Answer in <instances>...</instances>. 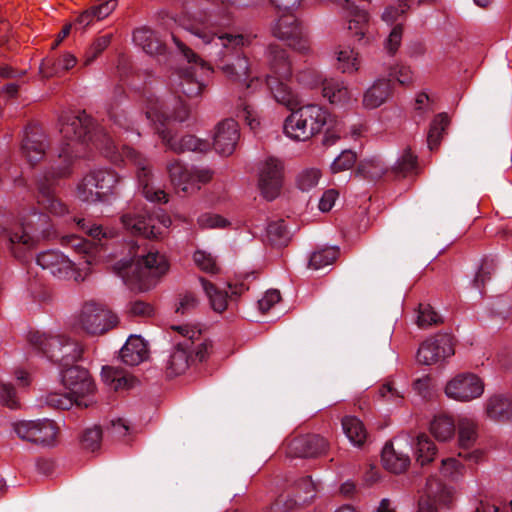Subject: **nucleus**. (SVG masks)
Wrapping results in <instances>:
<instances>
[{
  "label": "nucleus",
  "instance_id": "nucleus-1",
  "mask_svg": "<svg viewBox=\"0 0 512 512\" xmlns=\"http://www.w3.org/2000/svg\"><path fill=\"white\" fill-rule=\"evenodd\" d=\"M92 120L85 112L69 114L62 118L60 133L63 137L58 151L59 159L64 166L53 170L51 177H63L69 173V166L74 158L81 157L86 144L92 141L94 146L103 151L111 160L124 158L136 167L138 189L142 195L151 202H167V194L159 187L154 186L153 175L148 162L140 154L127 145L118 150L109 135L101 129L92 133Z\"/></svg>",
  "mask_w": 512,
  "mask_h": 512
},
{
  "label": "nucleus",
  "instance_id": "nucleus-2",
  "mask_svg": "<svg viewBox=\"0 0 512 512\" xmlns=\"http://www.w3.org/2000/svg\"><path fill=\"white\" fill-rule=\"evenodd\" d=\"M114 268L131 289L146 291L155 284L157 278L168 271L169 264L164 255L149 251L129 260L122 259Z\"/></svg>",
  "mask_w": 512,
  "mask_h": 512
},
{
  "label": "nucleus",
  "instance_id": "nucleus-3",
  "mask_svg": "<svg viewBox=\"0 0 512 512\" xmlns=\"http://www.w3.org/2000/svg\"><path fill=\"white\" fill-rule=\"evenodd\" d=\"M61 382L67 392H49L43 396L42 401L51 407L69 409L76 404L88 407L93 402L92 394L95 385L89 372L79 366H71L61 372Z\"/></svg>",
  "mask_w": 512,
  "mask_h": 512
},
{
  "label": "nucleus",
  "instance_id": "nucleus-4",
  "mask_svg": "<svg viewBox=\"0 0 512 512\" xmlns=\"http://www.w3.org/2000/svg\"><path fill=\"white\" fill-rule=\"evenodd\" d=\"M325 127H336L335 117L323 106L306 104L288 115L283 124V133L294 141H307Z\"/></svg>",
  "mask_w": 512,
  "mask_h": 512
},
{
  "label": "nucleus",
  "instance_id": "nucleus-5",
  "mask_svg": "<svg viewBox=\"0 0 512 512\" xmlns=\"http://www.w3.org/2000/svg\"><path fill=\"white\" fill-rule=\"evenodd\" d=\"M270 73L266 84L277 103L292 108L298 103L297 94L288 86L292 76L291 63L286 52L278 46L271 45L266 52Z\"/></svg>",
  "mask_w": 512,
  "mask_h": 512
},
{
  "label": "nucleus",
  "instance_id": "nucleus-6",
  "mask_svg": "<svg viewBox=\"0 0 512 512\" xmlns=\"http://www.w3.org/2000/svg\"><path fill=\"white\" fill-rule=\"evenodd\" d=\"M121 221L128 232L146 238L164 235L172 224L171 218L161 209L152 213L146 209H135L124 214Z\"/></svg>",
  "mask_w": 512,
  "mask_h": 512
},
{
  "label": "nucleus",
  "instance_id": "nucleus-7",
  "mask_svg": "<svg viewBox=\"0 0 512 512\" xmlns=\"http://www.w3.org/2000/svg\"><path fill=\"white\" fill-rule=\"evenodd\" d=\"M118 181V175L110 169L92 170L77 184V197L86 203H108Z\"/></svg>",
  "mask_w": 512,
  "mask_h": 512
},
{
  "label": "nucleus",
  "instance_id": "nucleus-8",
  "mask_svg": "<svg viewBox=\"0 0 512 512\" xmlns=\"http://www.w3.org/2000/svg\"><path fill=\"white\" fill-rule=\"evenodd\" d=\"M172 38L189 64V67L186 68L182 74V81L180 83L181 90L187 96H197L204 87L203 79L209 75L210 68L174 35Z\"/></svg>",
  "mask_w": 512,
  "mask_h": 512
},
{
  "label": "nucleus",
  "instance_id": "nucleus-9",
  "mask_svg": "<svg viewBox=\"0 0 512 512\" xmlns=\"http://www.w3.org/2000/svg\"><path fill=\"white\" fill-rule=\"evenodd\" d=\"M484 391V380L473 372L455 374L446 382L444 387L447 398L461 403L479 399Z\"/></svg>",
  "mask_w": 512,
  "mask_h": 512
},
{
  "label": "nucleus",
  "instance_id": "nucleus-10",
  "mask_svg": "<svg viewBox=\"0 0 512 512\" xmlns=\"http://www.w3.org/2000/svg\"><path fill=\"white\" fill-rule=\"evenodd\" d=\"M36 263L43 269L47 270L51 275L58 279L74 278L75 281L84 280L88 271L86 268H79L85 270L84 275L76 269V265L82 266L83 263L76 264L68 256H65L58 250H47L39 253L36 258Z\"/></svg>",
  "mask_w": 512,
  "mask_h": 512
},
{
  "label": "nucleus",
  "instance_id": "nucleus-11",
  "mask_svg": "<svg viewBox=\"0 0 512 512\" xmlns=\"http://www.w3.org/2000/svg\"><path fill=\"white\" fill-rule=\"evenodd\" d=\"M281 15L273 27L276 37L286 40L288 45L299 53L306 54L310 50V41L303 26L291 12L279 11Z\"/></svg>",
  "mask_w": 512,
  "mask_h": 512
},
{
  "label": "nucleus",
  "instance_id": "nucleus-12",
  "mask_svg": "<svg viewBox=\"0 0 512 512\" xmlns=\"http://www.w3.org/2000/svg\"><path fill=\"white\" fill-rule=\"evenodd\" d=\"M15 433L22 440L43 446L55 443L58 429L49 419L21 420L13 425Z\"/></svg>",
  "mask_w": 512,
  "mask_h": 512
},
{
  "label": "nucleus",
  "instance_id": "nucleus-13",
  "mask_svg": "<svg viewBox=\"0 0 512 512\" xmlns=\"http://www.w3.org/2000/svg\"><path fill=\"white\" fill-rule=\"evenodd\" d=\"M117 324V317L108 309L94 302L86 303L78 316V325L89 334L104 333Z\"/></svg>",
  "mask_w": 512,
  "mask_h": 512
},
{
  "label": "nucleus",
  "instance_id": "nucleus-14",
  "mask_svg": "<svg viewBox=\"0 0 512 512\" xmlns=\"http://www.w3.org/2000/svg\"><path fill=\"white\" fill-rule=\"evenodd\" d=\"M284 166L281 160L268 157L258 165V186L267 200L275 199L281 191Z\"/></svg>",
  "mask_w": 512,
  "mask_h": 512
},
{
  "label": "nucleus",
  "instance_id": "nucleus-15",
  "mask_svg": "<svg viewBox=\"0 0 512 512\" xmlns=\"http://www.w3.org/2000/svg\"><path fill=\"white\" fill-rule=\"evenodd\" d=\"M190 33L195 37L196 46L206 48L210 56L222 58L227 55L229 49H236L248 43L247 38L243 35H217L202 30H191Z\"/></svg>",
  "mask_w": 512,
  "mask_h": 512
},
{
  "label": "nucleus",
  "instance_id": "nucleus-16",
  "mask_svg": "<svg viewBox=\"0 0 512 512\" xmlns=\"http://www.w3.org/2000/svg\"><path fill=\"white\" fill-rule=\"evenodd\" d=\"M423 493L418 512H439L440 508L449 507L453 499L452 489L435 476L427 479Z\"/></svg>",
  "mask_w": 512,
  "mask_h": 512
},
{
  "label": "nucleus",
  "instance_id": "nucleus-17",
  "mask_svg": "<svg viewBox=\"0 0 512 512\" xmlns=\"http://www.w3.org/2000/svg\"><path fill=\"white\" fill-rule=\"evenodd\" d=\"M411 441L408 436L396 437L387 443L382 450L383 466L393 473H401L410 465Z\"/></svg>",
  "mask_w": 512,
  "mask_h": 512
},
{
  "label": "nucleus",
  "instance_id": "nucleus-18",
  "mask_svg": "<svg viewBox=\"0 0 512 512\" xmlns=\"http://www.w3.org/2000/svg\"><path fill=\"white\" fill-rule=\"evenodd\" d=\"M175 328L185 337V340L177 345L167 360L166 368L170 375H179L186 371L190 360H192L189 352L191 350L189 342L191 341L193 344L192 340L201 335L200 330L187 325L177 326Z\"/></svg>",
  "mask_w": 512,
  "mask_h": 512
},
{
  "label": "nucleus",
  "instance_id": "nucleus-19",
  "mask_svg": "<svg viewBox=\"0 0 512 512\" xmlns=\"http://www.w3.org/2000/svg\"><path fill=\"white\" fill-rule=\"evenodd\" d=\"M454 354L452 341L447 335H439L424 341L417 352V361L424 365H433L444 361Z\"/></svg>",
  "mask_w": 512,
  "mask_h": 512
},
{
  "label": "nucleus",
  "instance_id": "nucleus-20",
  "mask_svg": "<svg viewBox=\"0 0 512 512\" xmlns=\"http://www.w3.org/2000/svg\"><path fill=\"white\" fill-rule=\"evenodd\" d=\"M37 219V223H44L46 216L42 214L33 213L31 215V219L28 222L21 223V233L20 232H11L9 233V243L10 249L15 257L21 258L24 255L25 250L31 248L36 239L38 238V228L40 224H37V227H34L33 219Z\"/></svg>",
  "mask_w": 512,
  "mask_h": 512
},
{
  "label": "nucleus",
  "instance_id": "nucleus-21",
  "mask_svg": "<svg viewBox=\"0 0 512 512\" xmlns=\"http://www.w3.org/2000/svg\"><path fill=\"white\" fill-rule=\"evenodd\" d=\"M240 133L235 120L226 119L221 121L215 128L213 145L217 153L228 156L231 155L237 145Z\"/></svg>",
  "mask_w": 512,
  "mask_h": 512
},
{
  "label": "nucleus",
  "instance_id": "nucleus-22",
  "mask_svg": "<svg viewBox=\"0 0 512 512\" xmlns=\"http://www.w3.org/2000/svg\"><path fill=\"white\" fill-rule=\"evenodd\" d=\"M169 108L167 104L160 103L158 99H151L145 112L146 117L154 125L158 122L162 126L167 120L183 122L189 116V108L183 101L176 102L173 112H170Z\"/></svg>",
  "mask_w": 512,
  "mask_h": 512
},
{
  "label": "nucleus",
  "instance_id": "nucleus-23",
  "mask_svg": "<svg viewBox=\"0 0 512 512\" xmlns=\"http://www.w3.org/2000/svg\"><path fill=\"white\" fill-rule=\"evenodd\" d=\"M46 136L42 128L33 125L29 126L22 141V153L28 162L34 163L42 159L46 151Z\"/></svg>",
  "mask_w": 512,
  "mask_h": 512
},
{
  "label": "nucleus",
  "instance_id": "nucleus-24",
  "mask_svg": "<svg viewBox=\"0 0 512 512\" xmlns=\"http://www.w3.org/2000/svg\"><path fill=\"white\" fill-rule=\"evenodd\" d=\"M223 73L233 82H244L247 89H257L261 85V80L258 76L248 78L252 75L249 68V63L246 57L238 56L231 63L225 64L221 67Z\"/></svg>",
  "mask_w": 512,
  "mask_h": 512
},
{
  "label": "nucleus",
  "instance_id": "nucleus-25",
  "mask_svg": "<svg viewBox=\"0 0 512 512\" xmlns=\"http://www.w3.org/2000/svg\"><path fill=\"white\" fill-rule=\"evenodd\" d=\"M322 95L330 104L341 107L348 106L356 100L346 82L339 78H325Z\"/></svg>",
  "mask_w": 512,
  "mask_h": 512
},
{
  "label": "nucleus",
  "instance_id": "nucleus-26",
  "mask_svg": "<svg viewBox=\"0 0 512 512\" xmlns=\"http://www.w3.org/2000/svg\"><path fill=\"white\" fill-rule=\"evenodd\" d=\"M327 441L319 435H305L293 439L289 451L297 457H314L327 450Z\"/></svg>",
  "mask_w": 512,
  "mask_h": 512
},
{
  "label": "nucleus",
  "instance_id": "nucleus-27",
  "mask_svg": "<svg viewBox=\"0 0 512 512\" xmlns=\"http://www.w3.org/2000/svg\"><path fill=\"white\" fill-rule=\"evenodd\" d=\"M156 129L157 132L161 135L165 144L174 152H205L209 149V143L206 140L196 138L192 135L181 137L177 135L170 136L167 131L160 130L159 127H156Z\"/></svg>",
  "mask_w": 512,
  "mask_h": 512
},
{
  "label": "nucleus",
  "instance_id": "nucleus-28",
  "mask_svg": "<svg viewBox=\"0 0 512 512\" xmlns=\"http://www.w3.org/2000/svg\"><path fill=\"white\" fill-rule=\"evenodd\" d=\"M392 96L389 79H376L363 93L362 104L366 109H376L386 103Z\"/></svg>",
  "mask_w": 512,
  "mask_h": 512
},
{
  "label": "nucleus",
  "instance_id": "nucleus-29",
  "mask_svg": "<svg viewBox=\"0 0 512 512\" xmlns=\"http://www.w3.org/2000/svg\"><path fill=\"white\" fill-rule=\"evenodd\" d=\"M120 359L129 366H136L148 357V346L139 335H130L120 349Z\"/></svg>",
  "mask_w": 512,
  "mask_h": 512
},
{
  "label": "nucleus",
  "instance_id": "nucleus-30",
  "mask_svg": "<svg viewBox=\"0 0 512 512\" xmlns=\"http://www.w3.org/2000/svg\"><path fill=\"white\" fill-rule=\"evenodd\" d=\"M212 178V171L208 168L188 167L179 179L176 187L183 192L192 193L200 189V185Z\"/></svg>",
  "mask_w": 512,
  "mask_h": 512
},
{
  "label": "nucleus",
  "instance_id": "nucleus-31",
  "mask_svg": "<svg viewBox=\"0 0 512 512\" xmlns=\"http://www.w3.org/2000/svg\"><path fill=\"white\" fill-rule=\"evenodd\" d=\"M343 9L348 19V29L361 40L367 32L368 13L358 9L350 0H343Z\"/></svg>",
  "mask_w": 512,
  "mask_h": 512
},
{
  "label": "nucleus",
  "instance_id": "nucleus-32",
  "mask_svg": "<svg viewBox=\"0 0 512 512\" xmlns=\"http://www.w3.org/2000/svg\"><path fill=\"white\" fill-rule=\"evenodd\" d=\"M485 411L493 420H509L512 418V399L505 394H494L487 399Z\"/></svg>",
  "mask_w": 512,
  "mask_h": 512
},
{
  "label": "nucleus",
  "instance_id": "nucleus-33",
  "mask_svg": "<svg viewBox=\"0 0 512 512\" xmlns=\"http://www.w3.org/2000/svg\"><path fill=\"white\" fill-rule=\"evenodd\" d=\"M37 201L54 215H64L66 211L65 205L55 196L49 179L46 177L44 180L39 181Z\"/></svg>",
  "mask_w": 512,
  "mask_h": 512
},
{
  "label": "nucleus",
  "instance_id": "nucleus-34",
  "mask_svg": "<svg viewBox=\"0 0 512 512\" xmlns=\"http://www.w3.org/2000/svg\"><path fill=\"white\" fill-rule=\"evenodd\" d=\"M133 41L140 46L147 54H162L165 46L154 31L146 27H141L133 32Z\"/></svg>",
  "mask_w": 512,
  "mask_h": 512
},
{
  "label": "nucleus",
  "instance_id": "nucleus-35",
  "mask_svg": "<svg viewBox=\"0 0 512 512\" xmlns=\"http://www.w3.org/2000/svg\"><path fill=\"white\" fill-rule=\"evenodd\" d=\"M64 334H33L32 345L41 351L47 358L54 360L63 341Z\"/></svg>",
  "mask_w": 512,
  "mask_h": 512
},
{
  "label": "nucleus",
  "instance_id": "nucleus-36",
  "mask_svg": "<svg viewBox=\"0 0 512 512\" xmlns=\"http://www.w3.org/2000/svg\"><path fill=\"white\" fill-rule=\"evenodd\" d=\"M77 62L76 57L66 52L62 54L56 61L45 59L39 66V73L44 78H50L65 72L75 66Z\"/></svg>",
  "mask_w": 512,
  "mask_h": 512
},
{
  "label": "nucleus",
  "instance_id": "nucleus-37",
  "mask_svg": "<svg viewBox=\"0 0 512 512\" xmlns=\"http://www.w3.org/2000/svg\"><path fill=\"white\" fill-rule=\"evenodd\" d=\"M417 463L424 466L432 462L437 453L435 443L426 434H419L415 441L411 442Z\"/></svg>",
  "mask_w": 512,
  "mask_h": 512
},
{
  "label": "nucleus",
  "instance_id": "nucleus-38",
  "mask_svg": "<svg viewBox=\"0 0 512 512\" xmlns=\"http://www.w3.org/2000/svg\"><path fill=\"white\" fill-rule=\"evenodd\" d=\"M430 432L439 442H448L454 438L455 423L451 416L440 414L430 423Z\"/></svg>",
  "mask_w": 512,
  "mask_h": 512
},
{
  "label": "nucleus",
  "instance_id": "nucleus-39",
  "mask_svg": "<svg viewBox=\"0 0 512 512\" xmlns=\"http://www.w3.org/2000/svg\"><path fill=\"white\" fill-rule=\"evenodd\" d=\"M338 69L344 74H355L361 66L359 53L349 46H340L336 52Z\"/></svg>",
  "mask_w": 512,
  "mask_h": 512
},
{
  "label": "nucleus",
  "instance_id": "nucleus-40",
  "mask_svg": "<svg viewBox=\"0 0 512 512\" xmlns=\"http://www.w3.org/2000/svg\"><path fill=\"white\" fill-rule=\"evenodd\" d=\"M116 0H106L98 5L91 7V9L83 12L78 17V24L83 28L89 26L94 21H100L109 16L116 8Z\"/></svg>",
  "mask_w": 512,
  "mask_h": 512
},
{
  "label": "nucleus",
  "instance_id": "nucleus-41",
  "mask_svg": "<svg viewBox=\"0 0 512 512\" xmlns=\"http://www.w3.org/2000/svg\"><path fill=\"white\" fill-rule=\"evenodd\" d=\"M199 283L203 292L209 300L213 311L222 313L226 310L228 304V294L226 291L217 288L204 278H199Z\"/></svg>",
  "mask_w": 512,
  "mask_h": 512
},
{
  "label": "nucleus",
  "instance_id": "nucleus-42",
  "mask_svg": "<svg viewBox=\"0 0 512 512\" xmlns=\"http://www.w3.org/2000/svg\"><path fill=\"white\" fill-rule=\"evenodd\" d=\"M342 429L348 440L354 446H361L367 437L362 421L355 416H346L342 419Z\"/></svg>",
  "mask_w": 512,
  "mask_h": 512
},
{
  "label": "nucleus",
  "instance_id": "nucleus-43",
  "mask_svg": "<svg viewBox=\"0 0 512 512\" xmlns=\"http://www.w3.org/2000/svg\"><path fill=\"white\" fill-rule=\"evenodd\" d=\"M82 353V346L78 342L73 341L64 335L63 341L59 348V353H57L53 361L62 365H68L71 362L79 360Z\"/></svg>",
  "mask_w": 512,
  "mask_h": 512
},
{
  "label": "nucleus",
  "instance_id": "nucleus-44",
  "mask_svg": "<svg viewBox=\"0 0 512 512\" xmlns=\"http://www.w3.org/2000/svg\"><path fill=\"white\" fill-rule=\"evenodd\" d=\"M477 438V425L468 418H462L458 423V442L461 448H470Z\"/></svg>",
  "mask_w": 512,
  "mask_h": 512
},
{
  "label": "nucleus",
  "instance_id": "nucleus-45",
  "mask_svg": "<svg viewBox=\"0 0 512 512\" xmlns=\"http://www.w3.org/2000/svg\"><path fill=\"white\" fill-rule=\"evenodd\" d=\"M322 177L320 169L315 167L304 168L296 178L297 187L303 192H309L316 188Z\"/></svg>",
  "mask_w": 512,
  "mask_h": 512
},
{
  "label": "nucleus",
  "instance_id": "nucleus-46",
  "mask_svg": "<svg viewBox=\"0 0 512 512\" xmlns=\"http://www.w3.org/2000/svg\"><path fill=\"white\" fill-rule=\"evenodd\" d=\"M62 244L64 246L70 247L76 253L85 255V265H91L94 258L91 255V251L93 249L91 243L86 241L85 239L78 237L76 235H67L62 237Z\"/></svg>",
  "mask_w": 512,
  "mask_h": 512
},
{
  "label": "nucleus",
  "instance_id": "nucleus-47",
  "mask_svg": "<svg viewBox=\"0 0 512 512\" xmlns=\"http://www.w3.org/2000/svg\"><path fill=\"white\" fill-rule=\"evenodd\" d=\"M339 251L336 247H325L315 251L309 260V267L314 270L322 269L331 265L338 257Z\"/></svg>",
  "mask_w": 512,
  "mask_h": 512
},
{
  "label": "nucleus",
  "instance_id": "nucleus-48",
  "mask_svg": "<svg viewBox=\"0 0 512 512\" xmlns=\"http://www.w3.org/2000/svg\"><path fill=\"white\" fill-rule=\"evenodd\" d=\"M448 124L449 119L446 114L442 113L434 118L433 122L431 123L427 138L428 146L431 150L437 147L439 144L442 132L445 130Z\"/></svg>",
  "mask_w": 512,
  "mask_h": 512
},
{
  "label": "nucleus",
  "instance_id": "nucleus-49",
  "mask_svg": "<svg viewBox=\"0 0 512 512\" xmlns=\"http://www.w3.org/2000/svg\"><path fill=\"white\" fill-rule=\"evenodd\" d=\"M267 237L274 245H285L289 241V231L283 220L271 222L267 227Z\"/></svg>",
  "mask_w": 512,
  "mask_h": 512
},
{
  "label": "nucleus",
  "instance_id": "nucleus-50",
  "mask_svg": "<svg viewBox=\"0 0 512 512\" xmlns=\"http://www.w3.org/2000/svg\"><path fill=\"white\" fill-rule=\"evenodd\" d=\"M195 265L206 273H217L219 268L216 258L211 253L205 250H197L193 254Z\"/></svg>",
  "mask_w": 512,
  "mask_h": 512
},
{
  "label": "nucleus",
  "instance_id": "nucleus-51",
  "mask_svg": "<svg viewBox=\"0 0 512 512\" xmlns=\"http://www.w3.org/2000/svg\"><path fill=\"white\" fill-rule=\"evenodd\" d=\"M111 35H103L97 38L87 50L84 57V64H91L110 44Z\"/></svg>",
  "mask_w": 512,
  "mask_h": 512
},
{
  "label": "nucleus",
  "instance_id": "nucleus-52",
  "mask_svg": "<svg viewBox=\"0 0 512 512\" xmlns=\"http://www.w3.org/2000/svg\"><path fill=\"white\" fill-rule=\"evenodd\" d=\"M297 81L308 88H315L318 85L323 87V80L325 78L313 68H307L297 73Z\"/></svg>",
  "mask_w": 512,
  "mask_h": 512
},
{
  "label": "nucleus",
  "instance_id": "nucleus-53",
  "mask_svg": "<svg viewBox=\"0 0 512 512\" xmlns=\"http://www.w3.org/2000/svg\"><path fill=\"white\" fill-rule=\"evenodd\" d=\"M197 223L202 229H216L226 227L229 221L219 214L207 212L198 217Z\"/></svg>",
  "mask_w": 512,
  "mask_h": 512
},
{
  "label": "nucleus",
  "instance_id": "nucleus-54",
  "mask_svg": "<svg viewBox=\"0 0 512 512\" xmlns=\"http://www.w3.org/2000/svg\"><path fill=\"white\" fill-rule=\"evenodd\" d=\"M356 159L357 157L355 152L351 150H344L332 162L331 170L333 173L349 170L354 166Z\"/></svg>",
  "mask_w": 512,
  "mask_h": 512
},
{
  "label": "nucleus",
  "instance_id": "nucleus-55",
  "mask_svg": "<svg viewBox=\"0 0 512 512\" xmlns=\"http://www.w3.org/2000/svg\"><path fill=\"white\" fill-rule=\"evenodd\" d=\"M464 466L456 458L443 459L440 471L446 478L457 480L463 473Z\"/></svg>",
  "mask_w": 512,
  "mask_h": 512
},
{
  "label": "nucleus",
  "instance_id": "nucleus-56",
  "mask_svg": "<svg viewBox=\"0 0 512 512\" xmlns=\"http://www.w3.org/2000/svg\"><path fill=\"white\" fill-rule=\"evenodd\" d=\"M440 321V316L428 304H421L419 306L417 324L419 327H427L432 324H437Z\"/></svg>",
  "mask_w": 512,
  "mask_h": 512
},
{
  "label": "nucleus",
  "instance_id": "nucleus-57",
  "mask_svg": "<svg viewBox=\"0 0 512 512\" xmlns=\"http://www.w3.org/2000/svg\"><path fill=\"white\" fill-rule=\"evenodd\" d=\"M102 431L98 426L87 428L84 431L82 442L86 449L94 451L100 446Z\"/></svg>",
  "mask_w": 512,
  "mask_h": 512
},
{
  "label": "nucleus",
  "instance_id": "nucleus-58",
  "mask_svg": "<svg viewBox=\"0 0 512 512\" xmlns=\"http://www.w3.org/2000/svg\"><path fill=\"white\" fill-rule=\"evenodd\" d=\"M199 338H200V335L196 338V340H198ZM192 341H193V344L191 343V341L189 342L190 346H191V350L189 351L190 355H191V359L198 360V361L205 360L207 358V356L210 354V352L212 351V342L209 340H205V341L199 342L198 344H195V339H193Z\"/></svg>",
  "mask_w": 512,
  "mask_h": 512
},
{
  "label": "nucleus",
  "instance_id": "nucleus-59",
  "mask_svg": "<svg viewBox=\"0 0 512 512\" xmlns=\"http://www.w3.org/2000/svg\"><path fill=\"white\" fill-rule=\"evenodd\" d=\"M403 29L401 24L395 25L385 40L384 47L390 54H394L401 45Z\"/></svg>",
  "mask_w": 512,
  "mask_h": 512
},
{
  "label": "nucleus",
  "instance_id": "nucleus-60",
  "mask_svg": "<svg viewBox=\"0 0 512 512\" xmlns=\"http://www.w3.org/2000/svg\"><path fill=\"white\" fill-rule=\"evenodd\" d=\"M73 221L76 223L80 230L85 231L94 239L100 240L101 238H106L110 236V232L103 230L102 226L100 225L89 226L84 218H74Z\"/></svg>",
  "mask_w": 512,
  "mask_h": 512
},
{
  "label": "nucleus",
  "instance_id": "nucleus-61",
  "mask_svg": "<svg viewBox=\"0 0 512 512\" xmlns=\"http://www.w3.org/2000/svg\"><path fill=\"white\" fill-rule=\"evenodd\" d=\"M0 403L9 408H16L19 404L16 390L9 383L0 385Z\"/></svg>",
  "mask_w": 512,
  "mask_h": 512
},
{
  "label": "nucleus",
  "instance_id": "nucleus-62",
  "mask_svg": "<svg viewBox=\"0 0 512 512\" xmlns=\"http://www.w3.org/2000/svg\"><path fill=\"white\" fill-rule=\"evenodd\" d=\"M416 166V157L409 150H405L395 163V170L401 174L411 172Z\"/></svg>",
  "mask_w": 512,
  "mask_h": 512
},
{
  "label": "nucleus",
  "instance_id": "nucleus-63",
  "mask_svg": "<svg viewBox=\"0 0 512 512\" xmlns=\"http://www.w3.org/2000/svg\"><path fill=\"white\" fill-rule=\"evenodd\" d=\"M390 76L401 85H408L413 81V72L410 67L397 64L391 69Z\"/></svg>",
  "mask_w": 512,
  "mask_h": 512
},
{
  "label": "nucleus",
  "instance_id": "nucleus-64",
  "mask_svg": "<svg viewBox=\"0 0 512 512\" xmlns=\"http://www.w3.org/2000/svg\"><path fill=\"white\" fill-rule=\"evenodd\" d=\"M240 117L245 120L246 124L250 127L251 130L256 131L260 127V118L258 113L250 104H242Z\"/></svg>",
  "mask_w": 512,
  "mask_h": 512
}]
</instances>
